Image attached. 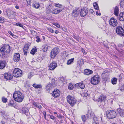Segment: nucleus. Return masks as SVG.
Wrapping results in <instances>:
<instances>
[{"instance_id": "8", "label": "nucleus", "mask_w": 124, "mask_h": 124, "mask_svg": "<svg viewBox=\"0 0 124 124\" xmlns=\"http://www.w3.org/2000/svg\"><path fill=\"white\" fill-rule=\"evenodd\" d=\"M116 32L117 34L121 36H124V30L122 27L119 26H117L116 28Z\"/></svg>"}, {"instance_id": "6", "label": "nucleus", "mask_w": 124, "mask_h": 124, "mask_svg": "<svg viewBox=\"0 0 124 124\" xmlns=\"http://www.w3.org/2000/svg\"><path fill=\"white\" fill-rule=\"evenodd\" d=\"M22 71L18 68H15L14 69L13 74L15 77H20L22 74Z\"/></svg>"}, {"instance_id": "13", "label": "nucleus", "mask_w": 124, "mask_h": 124, "mask_svg": "<svg viewBox=\"0 0 124 124\" xmlns=\"http://www.w3.org/2000/svg\"><path fill=\"white\" fill-rule=\"evenodd\" d=\"M20 58L19 54L18 53H15L13 57V60L15 62H17L19 61Z\"/></svg>"}, {"instance_id": "16", "label": "nucleus", "mask_w": 124, "mask_h": 124, "mask_svg": "<svg viewBox=\"0 0 124 124\" xmlns=\"http://www.w3.org/2000/svg\"><path fill=\"white\" fill-rule=\"evenodd\" d=\"M86 115L87 117L89 118H93L95 116L94 113L90 110L88 111V113Z\"/></svg>"}, {"instance_id": "58", "label": "nucleus", "mask_w": 124, "mask_h": 124, "mask_svg": "<svg viewBox=\"0 0 124 124\" xmlns=\"http://www.w3.org/2000/svg\"><path fill=\"white\" fill-rule=\"evenodd\" d=\"M13 105V104L11 102H9L8 103V105L11 106H12Z\"/></svg>"}, {"instance_id": "37", "label": "nucleus", "mask_w": 124, "mask_h": 124, "mask_svg": "<svg viewBox=\"0 0 124 124\" xmlns=\"http://www.w3.org/2000/svg\"><path fill=\"white\" fill-rule=\"evenodd\" d=\"M52 84L53 85V86H55L56 85L55 84L56 82L55 79L54 78H53L52 80Z\"/></svg>"}, {"instance_id": "62", "label": "nucleus", "mask_w": 124, "mask_h": 124, "mask_svg": "<svg viewBox=\"0 0 124 124\" xmlns=\"http://www.w3.org/2000/svg\"><path fill=\"white\" fill-rule=\"evenodd\" d=\"M12 36L14 38H16V37H17V36H16V35H14L13 34V35Z\"/></svg>"}, {"instance_id": "28", "label": "nucleus", "mask_w": 124, "mask_h": 124, "mask_svg": "<svg viewBox=\"0 0 124 124\" xmlns=\"http://www.w3.org/2000/svg\"><path fill=\"white\" fill-rule=\"evenodd\" d=\"M32 86L35 88H39L42 87V85L40 84H37L35 83L33 84Z\"/></svg>"}, {"instance_id": "54", "label": "nucleus", "mask_w": 124, "mask_h": 124, "mask_svg": "<svg viewBox=\"0 0 124 124\" xmlns=\"http://www.w3.org/2000/svg\"><path fill=\"white\" fill-rule=\"evenodd\" d=\"M32 76V75L31 73H29L28 75V78H30Z\"/></svg>"}, {"instance_id": "52", "label": "nucleus", "mask_w": 124, "mask_h": 124, "mask_svg": "<svg viewBox=\"0 0 124 124\" xmlns=\"http://www.w3.org/2000/svg\"><path fill=\"white\" fill-rule=\"evenodd\" d=\"M83 94L84 96L85 97H86L87 96H88V94L86 92H84L83 93Z\"/></svg>"}, {"instance_id": "22", "label": "nucleus", "mask_w": 124, "mask_h": 124, "mask_svg": "<svg viewBox=\"0 0 124 124\" xmlns=\"http://www.w3.org/2000/svg\"><path fill=\"white\" fill-rule=\"evenodd\" d=\"M79 12L78 11V9L77 8L73 10L72 11V15L74 17L77 16L79 14Z\"/></svg>"}, {"instance_id": "1", "label": "nucleus", "mask_w": 124, "mask_h": 124, "mask_svg": "<svg viewBox=\"0 0 124 124\" xmlns=\"http://www.w3.org/2000/svg\"><path fill=\"white\" fill-rule=\"evenodd\" d=\"M14 100L19 102L22 101L24 98V95L20 91H16L13 94Z\"/></svg>"}, {"instance_id": "26", "label": "nucleus", "mask_w": 124, "mask_h": 124, "mask_svg": "<svg viewBox=\"0 0 124 124\" xmlns=\"http://www.w3.org/2000/svg\"><path fill=\"white\" fill-rule=\"evenodd\" d=\"M119 20L121 21H123L124 20V13L121 12L119 16Z\"/></svg>"}, {"instance_id": "15", "label": "nucleus", "mask_w": 124, "mask_h": 124, "mask_svg": "<svg viewBox=\"0 0 124 124\" xmlns=\"http://www.w3.org/2000/svg\"><path fill=\"white\" fill-rule=\"evenodd\" d=\"M4 78L7 80H10L13 77L11 74L9 72L4 73Z\"/></svg>"}, {"instance_id": "55", "label": "nucleus", "mask_w": 124, "mask_h": 124, "mask_svg": "<svg viewBox=\"0 0 124 124\" xmlns=\"http://www.w3.org/2000/svg\"><path fill=\"white\" fill-rule=\"evenodd\" d=\"M81 51L84 54H86V53L85 52V50L83 49H82Z\"/></svg>"}, {"instance_id": "23", "label": "nucleus", "mask_w": 124, "mask_h": 124, "mask_svg": "<svg viewBox=\"0 0 124 124\" xmlns=\"http://www.w3.org/2000/svg\"><path fill=\"white\" fill-rule=\"evenodd\" d=\"M93 73V71L91 70L86 69L84 70V73L85 75H88L90 74H92Z\"/></svg>"}, {"instance_id": "40", "label": "nucleus", "mask_w": 124, "mask_h": 124, "mask_svg": "<svg viewBox=\"0 0 124 124\" xmlns=\"http://www.w3.org/2000/svg\"><path fill=\"white\" fill-rule=\"evenodd\" d=\"M119 91H121L122 92H124V85H123L121 87L120 89H118L117 91L119 92Z\"/></svg>"}, {"instance_id": "41", "label": "nucleus", "mask_w": 124, "mask_h": 124, "mask_svg": "<svg viewBox=\"0 0 124 124\" xmlns=\"http://www.w3.org/2000/svg\"><path fill=\"white\" fill-rule=\"evenodd\" d=\"M47 29L48 31L52 33H53L54 32V30L51 28H47Z\"/></svg>"}, {"instance_id": "24", "label": "nucleus", "mask_w": 124, "mask_h": 124, "mask_svg": "<svg viewBox=\"0 0 124 124\" xmlns=\"http://www.w3.org/2000/svg\"><path fill=\"white\" fill-rule=\"evenodd\" d=\"M62 11V10L60 9L58 10L57 9H54L52 10V13L53 14H58L60 12H61Z\"/></svg>"}, {"instance_id": "50", "label": "nucleus", "mask_w": 124, "mask_h": 124, "mask_svg": "<svg viewBox=\"0 0 124 124\" xmlns=\"http://www.w3.org/2000/svg\"><path fill=\"white\" fill-rule=\"evenodd\" d=\"M28 51L27 50H25L24 49H23V52L24 54L25 55H26L27 54V53L28 52Z\"/></svg>"}, {"instance_id": "42", "label": "nucleus", "mask_w": 124, "mask_h": 124, "mask_svg": "<svg viewBox=\"0 0 124 124\" xmlns=\"http://www.w3.org/2000/svg\"><path fill=\"white\" fill-rule=\"evenodd\" d=\"M15 25L17 26H19L20 27H23V24H21L19 23H16L15 24Z\"/></svg>"}, {"instance_id": "4", "label": "nucleus", "mask_w": 124, "mask_h": 124, "mask_svg": "<svg viewBox=\"0 0 124 124\" xmlns=\"http://www.w3.org/2000/svg\"><path fill=\"white\" fill-rule=\"evenodd\" d=\"M67 101L72 106H74L76 103L77 100L73 96L69 95L67 97Z\"/></svg>"}, {"instance_id": "5", "label": "nucleus", "mask_w": 124, "mask_h": 124, "mask_svg": "<svg viewBox=\"0 0 124 124\" xmlns=\"http://www.w3.org/2000/svg\"><path fill=\"white\" fill-rule=\"evenodd\" d=\"M100 78L98 75H95L91 78L90 82L93 85H96L99 83Z\"/></svg>"}, {"instance_id": "20", "label": "nucleus", "mask_w": 124, "mask_h": 124, "mask_svg": "<svg viewBox=\"0 0 124 124\" xmlns=\"http://www.w3.org/2000/svg\"><path fill=\"white\" fill-rule=\"evenodd\" d=\"M117 111L120 116L121 117L124 116V110L123 109L118 108L117 109Z\"/></svg>"}, {"instance_id": "33", "label": "nucleus", "mask_w": 124, "mask_h": 124, "mask_svg": "<svg viewBox=\"0 0 124 124\" xmlns=\"http://www.w3.org/2000/svg\"><path fill=\"white\" fill-rule=\"evenodd\" d=\"M120 4L121 8H124V0H121L120 2Z\"/></svg>"}, {"instance_id": "32", "label": "nucleus", "mask_w": 124, "mask_h": 124, "mask_svg": "<svg viewBox=\"0 0 124 124\" xmlns=\"http://www.w3.org/2000/svg\"><path fill=\"white\" fill-rule=\"evenodd\" d=\"M30 46V45L29 44H25L24 46L23 49L28 51Z\"/></svg>"}, {"instance_id": "9", "label": "nucleus", "mask_w": 124, "mask_h": 124, "mask_svg": "<svg viewBox=\"0 0 124 124\" xmlns=\"http://www.w3.org/2000/svg\"><path fill=\"white\" fill-rule=\"evenodd\" d=\"M109 24L111 26L115 27L117 24V20L113 17L111 18L109 21Z\"/></svg>"}, {"instance_id": "39", "label": "nucleus", "mask_w": 124, "mask_h": 124, "mask_svg": "<svg viewBox=\"0 0 124 124\" xmlns=\"http://www.w3.org/2000/svg\"><path fill=\"white\" fill-rule=\"evenodd\" d=\"M73 86L71 83H70L68 86V88L69 89H72L73 88Z\"/></svg>"}, {"instance_id": "49", "label": "nucleus", "mask_w": 124, "mask_h": 124, "mask_svg": "<svg viewBox=\"0 0 124 124\" xmlns=\"http://www.w3.org/2000/svg\"><path fill=\"white\" fill-rule=\"evenodd\" d=\"M50 118L53 119V120H55L56 117H55L54 116L52 115H51L50 116Z\"/></svg>"}, {"instance_id": "30", "label": "nucleus", "mask_w": 124, "mask_h": 124, "mask_svg": "<svg viewBox=\"0 0 124 124\" xmlns=\"http://www.w3.org/2000/svg\"><path fill=\"white\" fill-rule=\"evenodd\" d=\"M74 60V58H73L71 59L68 60L67 61V65H70L72 63Z\"/></svg>"}, {"instance_id": "45", "label": "nucleus", "mask_w": 124, "mask_h": 124, "mask_svg": "<svg viewBox=\"0 0 124 124\" xmlns=\"http://www.w3.org/2000/svg\"><path fill=\"white\" fill-rule=\"evenodd\" d=\"M2 101L4 103H6L7 102V99L4 97H3L2 98Z\"/></svg>"}, {"instance_id": "7", "label": "nucleus", "mask_w": 124, "mask_h": 124, "mask_svg": "<svg viewBox=\"0 0 124 124\" xmlns=\"http://www.w3.org/2000/svg\"><path fill=\"white\" fill-rule=\"evenodd\" d=\"M59 49L58 48L55 47L53 49L50 53L51 57L52 58H54L59 53Z\"/></svg>"}, {"instance_id": "48", "label": "nucleus", "mask_w": 124, "mask_h": 124, "mask_svg": "<svg viewBox=\"0 0 124 124\" xmlns=\"http://www.w3.org/2000/svg\"><path fill=\"white\" fill-rule=\"evenodd\" d=\"M89 12L90 13L92 14H95L94 12L92 9H90L89 10Z\"/></svg>"}, {"instance_id": "27", "label": "nucleus", "mask_w": 124, "mask_h": 124, "mask_svg": "<svg viewBox=\"0 0 124 124\" xmlns=\"http://www.w3.org/2000/svg\"><path fill=\"white\" fill-rule=\"evenodd\" d=\"M54 86H53V85H52L51 83L49 84L46 86V89L47 90H49Z\"/></svg>"}, {"instance_id": "35", "label": "nucleus", "mask_w": 124, "mask_h": 124, "mask_svg": "<svg viewBox=\"0 0 124 124\" xmlns=\"http://www.w3.org/2000/svg\"><path fill=\"white\" fill-rule=\"evenodd\" d=\"M117 79L116 78H114L111 80L112 83L113 84H116L117 82Z\"/></svg>"}, {"instance_id": "31", "label": "nucleus", "mask_w": 124, "mask_h": 124, "mask_svg": "<svg viewBox=\"0 0 124 124\" xmlns=\"http://www.w3.org/2000/svg\"><path fill=\"white\" fill-rule=\"evenodd\" d=\"M78 86L82 89H83L85 87V85L82 82L79 83L78 84Z\"/></svg>"}, {"instance_id": "19", "label": "nucleus", "mask_w": 124, "mask_h": 124, "mask_svg": "<svg viewBox=\"0 0 124 124\" xmlns=\"http://www.w3.org/2000/svg\"><path fill=\"white\" fill-rule=\"evenodd\" d=\"M6 65V62L4 61H0V69H4Z\"/></svg>"}, {"instance_id": "12", "label": "nucleus", "mask_w": 124, "mask_h": 124, "mask_svg": "<svg viewBox=\"0 0 124 124\" xmlns=\"http://www.w3.org/2000/svg\"><path fill=\"white\" fill-rule=\"evenodd\" d=\"M60 92L58 89H55L54 91L52 92V96L54 98H57L60 95Z\"/></svg>"}, {"instance_id": "21", "label": "nucleus", "mask_w": 124, "mask_h": 124, "mask_svg": "<svg viewBox=\"0 0 124 124\" xmlns=\"http://www.w3.org/2000/svg\"><path fill=\"white\" fill-rule=\"evenodd\" d=\"M32 103L34 107V108H38L39 109H41V108L42 107L41 105L39 104L36 103L34 101H33Z\"/></svg>"}, {"instance_id": "25", "label": "nucleus", "mask_w": 124, "mask_h": 124, "mask_svg": "<svg viewBox=\"0 0 124 124\" xmlns=\"http://www.w3.org/2000/svg\"><path fill=\"white\" fill-rule=\"evenodd\" d=\"M119 13V9L118 7L116 6L115 7L114 10V14L115 15L117 16Z\"/></svg>"}, {"instance_id": "47", "label": "nucleus", "mask_w": 124, "mask_h": 124, "mask_svg": "<svg viewBox=\"0 0 124 124\" xmlns=\"http://www.w3.org/2000/svg\"><path fill=\"white\" fill-rule=\"evenodd\" d=\"M54 6L56 7L59 8H61L62 7V5L61 4H55Z\"/></svg>"}, {"instance_id": "59", "label": "nucleus", "mask_w": 124, "mask_h": 124, "mask_svg": "<svg viewBox=\"0 0 124 124\" xmlns=\"http://www.w3.org/2000/svg\"><path fill=\"white\" fill-rule=\"evenodd\" d=\"M8 32L12 36L13 35V34L10 31H9Z\"/></svg>"}, {"instance_id": "46", "label": "nucleus", "mask_w": 124, "mask_h": 124, "mask_svg": "<svg viewBox=\"0 0 124 124\" xmlns=\"http://www.w3.org/2000/svg\"><path fill=\"white\" fill-rule=\"evenodd\" d=\"M36 39H37L36 41L37 42H39L41 41V40L39 36H37L36 37Z\"/></svg>"}, {"instance_id": "10", "label": "nucleus", "mask_w": 124, "mask_h": 124, "mask_svg": "<svg viewBox=\"0 0 124 124\" xmlns=\"http://www.w3.org/2000/svg\"><path fill=\"white\" fill-rule=\"evenodd\" d=\"M106 97L104 95H102L100 96L99 98V101L98 102V104L99 107L101 108H103L104 107L103 105H102L101 104L99 105V104H101L102 102L104 103V101Z\"/></svg>"}, {"instance_id": "63", "label": "nucleus", "mask_w": 124, "mask_h": 124, "mask_svg": "<svg viewBox=\"0 0 124 124\" xmlns=\"http://www.w3.org/2000/svg\"><path fill=\"white\" fill-rule=\"evenodd\" d=\"M59 31L57 30H55V33L57 34L59 33Z\"/></svg>"}, {"instance_id": "60", "label": "nucleus", "mask_w": 124, "mask_h": 124, "mask_svg": "<svg viewBox=\"0 0 124 124\" xmlns=\"http://www.w3.org/2000/svg\"><path fill=\"white\" fill-rule=\"evenodd\" d=\"M57 116L58 117V118H61V117H62V116H61V115H57Z\"/></svg>"}, {"instance_id": "3", "label": "nucleus", "mask_w": 124, "mask_h": 124, "mask_svg": "<svg viewBox=\"0 0 124 124\" xmlns=\"http://www.w3.org/2000/svg\"><path fill=\"white\" fill-rule=\"evenodd\" d=\"M107 117L109 119L114 118L116 117V112L114 110H109L106 112Z\"/></svg>"}, {"instance_id": "2", "label": "nucleus", "mask_w": 124, "mask_h": 124, "mask_svg": "<svg viewBox=\"0 0 124 124\" xmlns=\"http://www.w3.org/2000/svg\"><path fill=\"white\" fill-rule=\"evenodd\" d=\"M10 46L9 45L5 44L0 50V55L5 57L10 52Z\"/></svg>"}, {"instance_id": "36", "label": "nucleus", "mask_w": 124, "mask_h": 124, "mask_svg": "<svg viewBox=\"0 0 124 124\" xmlns=\"http://www.w3.org/2000/svg\"><path fill=\"white\" fill-rule=\"evenodd\" d=\"M81 118L82 121L84 122H85L86 120V117L85 115H82L81 116Z\"/></svg>"}, {"instance_id": "64", "label": "nucleus", "mask_w": 124, "mask_h": 124, "mask_svg": "<svg viewBox=\"0 0 124 124\" xmlns=\"http://www.w3.org/2000/svg\"><path fill=\"white\" fill-rule=\"evenodd\" d=\"M15 7L17 9H19V7L18 6H15Z\"/></svg>"}, {"instance_id": "14", "label": "nucleus", "mask_w": 124, "mask_h": 124, "mask_svg": "<svg viewBox=\"0 0 124 124\" xmlns=\"http://www.w3.org/2000/svg\"><path fill=\"white\" fill-rule=\"evenodd\" d=\"M57 63L55 62H53L51 63L49 65V69L51 70H54L57 67Z\"/></svg>"}, {"instance_id": "29", "label": "nucleus", "mask_w": 124, "mask_h": 124, "mask_svg": "<svg viewBox=\"0 0 124 124\" xmlns=\"http://www.w3.org/2000/svg\"><path fill=\"white\" fill-rule=\"evenodd\" d=\"M93 6L95 9L97 10H99V8L98 4L96 2H94L93 3Z\"/></svg>"}, {"instance_id": "38", "label": "nucleus", "mask_w": 124, "mask_h": 124, "mask_svg": "<svg viewBox=\"0 0 124 124\" xmlns=\"http://www.w3.org/2000/svg\"><path fill=\"white\" fill-rule=\"evenodd\" d=\"M49 47L47 46H45L42 49L43 51L44 52H45L47 51L48 48Z\"/></svg>"}, {"instance_id": "51", "label": "nucleus", "mask_w": 124, "mask_h": 124, "mask_svg": "<svg viewBox=\"0 0 124 124\" xmlns=\"http://www.w3.org/2000/svg\"><path fill=\"white\" fill-rule=\"evenodd\" d=\"M96 15H97L100 16L101 15V14L100 13H99L98 11H97L96 12Z\"/></svg>"}, {"instance_id": "57", "label": "nucleus", "mask_w": 124, "mask_h": 124, "mask_svg": "<svg viewBox=\"0 0 124 124\" xmlns=\"http://www.w3.org/2000/svg\"><path fill=\"white\" fill-rule=\"evenodd\" d=\"M0 21L2 23L4 21V20L0 17Z\"/></svg>"}, {"instance_id": "44", "label": "nucleus", "mask_w": 124, "mask_h": 124, "mask_svg": "<svg viewBox=\"0 0 124 124\" xmlns=\"http://www.w3.org/2000/svg\"><path fill=\"white\" fill-rule=\"evenodd\" d=\"M73 37L77 41H79V37L78 36H76L75 35L73 36Z\"/></svg>"}, {"instance_id": "61", "label": "nucleus", "mask_w": 124, "mask_h": 124, "mask_svg": "<svg viewBox=\"0 0 124 124\" xmlns=\"http://www.w3.org/2000/svg\"><path fill=\"white\" fill-rule=\"evenodd\" d=\"M105 73H106V72L105 71H104L103 72V73H102V76H104L105 75Z\"/></svg>"}, {"instance_id": "34", "label": "nucleus", "mask_w": 124, "mask_h": 124, "mask_svg": "<svg viewBox=\"0 0 124 124\" xmlns=\"http://www.w3.org/2000/svg\"><path fill=\"white\" fill-rule=\"evenodd\" d=\"M37 49L36 48H33L31 51L30 53L32 54H34L37 52Z\"/></svg>"}, {"instance_id": "11", "label": "nucleus", "mask_w": 124, "mask_h": 124, "mask_svg": "<svg viewBox=\"0 0 124 124\" xmlns=\"http://www.w3.org/2000/svg\"><path fill=\"white\" fill-rule=\"evenodd\" d=\"M88 10L87 8H83L81 9L80 11V14L81 16L84 17L87 14Z\"/></svg>"}, {"instance_id": "56", "label": "nucleus", "mask_w": 124, "mask_h": 124, "mask_svg": "<svg viewBox=\"0 0 124 124\" xmlns=\"http://www.w3.org/2000/svg\"><path fill=\"white\" fill-rule=\"evenodd\" d=\"M56 26L59 28H60L61 26L58 23H57L56 25Z\"/></svg>"}, {"instance_id": "43", "label": "nucleus", "mask_w": 124, "mask_h": 124, "mask_svg": "<svg viewBox=\"0 0 124 124\" xmlns=\"http://www.w3.org/2000/svg\"><path fill=\"white\" fill-rule=\"evenodd\" d=\"M39 6V5L38 3H36L33 6V7L36 8H38Z\"/></svg>"}, {"instance_id": "18", "label": "nucleus", "mask_w": 124, "mask_h": 124, "mask_svg": "<svg viewBox=\"0 0 124 124\" xmlns=\"http://www.w3.org/2000/svg\"><path fill=\"white\" fill-rule=\"evenodd\" d=\"M22 111L23 113L26 116H28L30 114L29 110L28 108L26 107H23L22 108Z\"/></svg>"}, {"instance_id": "53", "label": "nucleus", "mask_w": 124, "mask_h": 124, "mask_svg": "<svg viewBox=\"0 0 124 124\" xmlns=\"http://www.w3.org/2000/svg\"><path fill=\"white\" fill-rule=\"evenodd\" d=\"M26 0L27 1V3L29 5H30V4L31 0Z\"/></svg>"}, {"instance_id": "17", "label": "nucleus", "mask_w": 124, "mask_h": 124, "mask_svg": "<svg viewBox=\"0 0 124 124\" xmlns=\"http://www.w3.org/2000/svg\"><path fill=\"white\" fill-rule=\"evenodd\" d=\"M53 6L51 4L47 7L46 8V13L47 14H49L51 13L52 12Z\"/></svg>"}]
</instances>
